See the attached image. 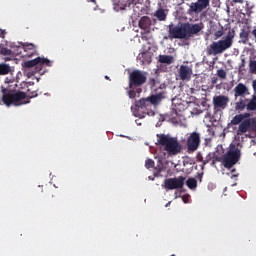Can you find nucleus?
Wrapping results in <instances>:
<instances>
[{"mask_svg":"<svg viewBox=\"0 0 256 256\" xmlns=\"http://www.w3.org/2000/svg\"><path fill=\"white\" fill-rule=\"evenodd\" d=\"M129 81V91L128 96L130 99H135L137 97V93H141L143 91L141 89L142 85L147 83V72H143L141 70H133L128 77Z\"/></svg>","mask_w":256,"mask_h":256,"instance_id":"f257e3e1","label":"nucleus"},{"mask_svg":"<svg viewBox=\"0 0 256 256\" xmlns=\"http://www.w3.org/2000/svg\"><path fill=\"white\" fill-rule=\"evenodd\" d=\"M156 137L158 139V145L163 147L168 157H175V155H179V153H181V143H179L177 138L166 134H157Z\"/></svg>","mask_w":256,"mask_h":256,"instance_id":"f03ea898","label":"nucleus"},{"mask_svg":"<svg viewBox=\"0 0 256 256\" xmlns=\"http://www.w3.org/2000/svg\"><path fill=\"white\" fill-rule=\"evenodd\" d=\"M2 103L6 105V107H11V105H15L16 107L19 105H23V101L27 99V93L13 90L11 88L2 87Z\"/></svg>","mask_w":256,"mask_h":256,"instance_id":"7ed1b4c3","label":"nucleus"},{"mask_svg":"<svg viewBox=\"0 0 256 256\" xmlns=\"http://www.w3.org/2000/svg\"><path fill=\"white\" fill-rule=\"evenodd\" d=\"M233 39H235V30H229L225 38L210 44L208 54L221 55L222 53H225L227 49L233 47Z\"/></svg>","mask_w":256,"mask_h":256,"instance_id":"20e7f679","label":"nucleus"},{"mask_svg":"<svg viewBox=\"0 0 256 256\" xmlns=\"http://www.w3.org/2000/svg\"><path fill=\"white\" fill-rule=\"evenodd\" d=\"M241 159V150L236 146H231L230 149L222 156V165L225 169H231L234 165L239 163Z\"/></svg>","mask_w":256,"mask_h":256,"instance_id":"39448f33","label":"nucleus"},{"mask_svg":"<svg viewBox=\"0 0 256 256\" xmlns=\"http://www.w3.org/2000/svg\"><path fill=\"white\" fill-rule=\"evenodd\" d=\"M185 177L167 178L164 180L162 187L166 191H175V189H183L185 187Z\"/></svg>","mask_w":256,"mask_h":256,"instance_id":"423d86ee","label":"nucleus"},{"mask_svg":"<svg viewBox=\"0 0 256 256\" xmlns=\"http://www.w3.org/2000/svg\"><path fill=\"white\" fill-rule=\"evenodd\" d=\"M201 147V133L199 132H192L190 135L187 137L186 140V149L187 153H195L197 149Z\"/></svg>","mask_w":256,"mask_h":256,"instance_id":"0eeeda50","label":"nucleus"},{"mask_svg":"<svg viewBox=\"0 0 256 256\" xmlns=\"http://www.w3.org/2000/svg\"><path fill=\"white\" fill-rule=\"evenodd\" d=\"M43 65H46V67H51V60L47 58L37 57L33 60H28L24 62V67H26L27 69H33V67H35V73H41Z\"/></svg>","mask_w":256,"mask_h":256,"instance_id":"6e6552de","label":"nucleus"},{"mask_svg":"<svg viewBox=\"0 0 256 256\" xmlns=\"http://www.w3.org/2000/svg\"><path fill=\"white\" fill-rule=\"evenodd\" d=\"M168 39H186L185 24L181 26L170 24L168 26Z\"/></svg>","mask_w":256,"mask_h":256,"instance_id":"1a4fd4ad","label":"nucleus"},{"mask_svg":"<svg viewBox=\"0 0 256 256\" xmlns=\"http://www.w3.org/2000/svg\"><path fill=\"white\" fill-rule=\"evenodd\" d=\"M37 50L35 49V45L33 44H25L22 46H17L16 47V52L15 55H21L22 57H28L31 58Z\"/></svg>","mask_w":256,"mask_h":256,"instance_id":"9d476101","label":"nucleus"},{"mask_svg":"<svg viewBox=\"0 0 256 256\" xmlns=\"http://www.w3.org/2000/svg\"><path fill=\"white\" fill-rule=\"evenodd\" d=\"M209 0H197L196 2L191 3L188 13L191 15V13H195L198 15V13H201L204 11V9H207L209 7Z\"/></svg>","mask_w":256,"mask_h":256,"instance_id":"9b49d317","label":"nucleus"},{"mask_svg":"<svg viewBox=\"0 0 256 256\" xmlns=\"http://www.w3.org/2000/svg\"><path fill=\"white\" fill-rule=\"evenodd\" d=\"M227 105H229V97L225 95H219L213 97V106L217 111H221L223 109H227Z\"/></svg>","mask_w":256,"mask_h":256,"instance_id":"f8f14e48","label":"nucleus"},{"mask_svg":"<svg viewBox=\"0 0 256 256\" xmlns=\"http://www.w3.org/2000/svg\"><path fill=\"white\" fill-rule=\"evenodd\" d=\"M153 104L151 103V101L149 100V97L146 98H141L137 104L136 107H138V110H143L145 109L146 111L144 112L145 115H149V116H153L155 115V112L153 110H151V106Z\"/></svg>","mask_w":256,"mask_h":256,"instance_id":"ddd939ff","label":"nucleus"},{"mask_svg":"<svg viewBox=\"0 0 256 256\" xmlns=\"http://www.w3.org/2000/svg\"><path fill=\"white\" fill-rule=\"evenodd\" d=\"M251 129L256 130V121L252 119L244 120L239 125L237 135H243V133H247V131H251Z\"/></svg>","mask_w":256,"mask_h":256,"instance_id":"4468645a","label":"nucleus"},{"mask_svg":"<svg viewBox=\"0 0 256 256\" xmlns=\"http://www.w3.org/2000/svg\"><path fill=\"white\" fill-rule=\"evenodd\" d=\"M193 69L187 65H181L178 69V77L181 81H191Z\"/></svg>","mask_w":256,"mask_h":256,"instance_id":"2eb2a0df","label":"nucleus"},{"mask_svg":"<svg viewBox=\"0 0 256 256\" xmlns=\"http://www.w3.org/2000/svg\"><path fill=\"white\" fill-rule=\"evenodd\" d=\"M203 29V24H189L184 23V31L186 38L191 37V35H197Z\"/></svg>","mask_w":256,"mask_h":256,"instance_id":"dca6fc26","label":"nucleus"},{"mask_svg":"<svg viewBox=\"0 0 256 256\" xmlns=\"http://www.w3.org/2000/svg\"><path fill=\"white\" fill-rule=\"evenodd\" d=\"M246 95H249V88L243 83H239L234 88V97L237 100V97H245Z\"/></svg>","mask_w":256,"mask_h":256,"instance_id":"f3484780","label":"nucleus"},{"mask_svg":"<svg viewBox=\"0 0 256 256\" xmlns=\"http://www.w3.org/2000/svg\"><path fill=\"white\" fill-rule=\"evenodd\" d=\"M166 95H167L166 91H160L154 95L149 96L148 99L150 100V103L154 105V107H157V105H159L161 101L165 99Z\"/></svg>","mask_w":256,"mask_h":256,"instance_id":"a211bd4d","label":"nucleus"},{"mask_svg":"<svg viewBox=\"0 0 256 256\" xmlns=\"http://www.w3.org/2000/svg\"><path fill=\"white\" fill-rule=\"evenodd\" d=\"M138 25L144 31L149 30L151 28V18H149V16L141 17L140 20H139Z\"/></svg>","mask_w":256,"mask_h":256,"instance_id":"6ab92c4d","label":"nucleus"},{"mask_svg":"<svg viewBox=\"0 0 256 256\" xmlns=\"http://www.w3.org/2000/svg\"><path fill=\"white\" fill-rule=\"evenodd\" d=\"M167 13L168 10L158 8L154 13V17H156L158 21H167Z\"/></svg>","mask_w":256,"mask_h":256,"instance_id":"aec40b11","label":"nucleus"},{"mask_svg":"<svg viewBox=\"0 0 256 256\" xmlns=\"http://www.w3.org/2000/svg\"><path fill=\"white\" fill-rule=\"evenodd\" d=\"M174 61H175V58H173V56H169V55H160L159 56V63L171 65L172 63H174Z\"/></svg>","mask_w":256,"mask_h":256,"instance_id":"412c9836","label":"nucleus"},{"mask_svg":"<svg viewBox=\"0 0 256 256\" xmlns=\"http://www.w3.org/2000/svg\"><path fill=\"white\" fill-rule=\"evenodd\" d=\"M0 55H15V53H13V50L7 48V43H1Z\"/></svg>","mask_w":256,"mask_h":256,"instance_id":"4be33fe9","label":"nucleus"},{"mask_svg":"<svg viewBox=\"0 0 256 256\" xmlns=\"http://www.w3.org/2000/svg\"><path fill=\"white\" fill-rule=\"evenodd\" d=\"M9 73H11V66H9V64L1 63L0 75H9Z\"/></svg>","mask_w":256,"mask_h":256,"instance_id":"5701e85b","label":"nucleus"},{"mask_svg":"<svg viewBox=\"0 0 256 256\" xmlns=\"http://www.w3.org/2000/svg\"><path fill=\"white\" fill-rule=\"evenodd\" d=\"M247 107V104H245V100L240 99L238 102L235 103V110L236 111H243Z\"/></svg>","mask_w":256,"mask_h":256,"instance_id":"b1692460","label":"nucleus"},{"mask_svg":"<svg viewBox=\"0 0 256 256\" xmlns=\"http://www.w3.org/2000/svg\"><path fill=\"white\" fill-rule=\"evenodd\" d=\"M243 119H245V116L243 114L240 115H236L233 117V119L231 120V124L232 125H239V123H243Z\"/></svg>","mask_w":256,"mask_h":256,"instance_id":"393cba45","label":"nucleus"},{"mask_svg":"<svg viewBox=\"0 0 256 256\" xmlns=\"http://www.w3.org/2000/svg\"><path fill=\"white\" fill-rule=\"evenodd\" d=\"M240 39L242 43H247V41H249V32H247L245 29H242L240 32Z\"/></svg>","mask_w":256,"mask_h":256,"instance_id":"a878e982","label":"nucleus"},{"mask_svg":"<svg viewBox=\"0 0 256 256\" xmlns=\"http://www.w3.org/2000/svg\"><path fill=\"white\" fill-rule=\"evenodd\" d=\"M186 185L189 189H196L197 187V180L195 178H189L186 181Z\"/></svg>","mask_w":256,"mask_h":256,"instance_id":"bb28decb","label":"nucleus"},{"mask_svg":"<svg viewBox=\"0 0 256 256\" xmlns=\"http://www.w3.org/2000/svg\"><path fill=\"white\" fill-rule=\"evenodd\" d=\"M213 157H214V152H210L207 154V156L205 157V159L203 161L202 169L208 163H213Z\"/></svg>","mask_w":256,"mask_h":256,"instance_id":"cd10ccee","label":"nucleus"},{"mask_svg":"<svg viewBox=\"0 0 256 256\" xmlns=\"http://www.w3.org/2000/svg\"><path fill=\"white\" fill-rule=\"evenodd\" d=\"M221 162L223 163V157H219L215 152H214V156L211 162L212 167H214L215 163Z\"/></svg>","mask_w":256,"mask_h":256,"instance_id":"c85d7f7f","label":"nucleus"},{"mask_svg":"<svg viewBox=\"0 0 256 256\" xmlns=\"http://www.w3.org/2000/svg\"><path fill=\"white\" fill-rule=\"evenodd\" d=\"M247 110L248 111H256V101L255 100H251L247 105Z\"/></svg>","mask_w":256,"mask_h":256,"instance_id":"c756f323","label":"nucleus"},{"mask_svg":"<svg viewBox=\"0 0 256 256\" xmlns=\"http://www.w3.org/2000/svg\"><path fill=\"white\" fill-rule=\"evenodd\" d=\"M145 167L146 169H153L155 167V161L153 159H147L145 161Z\"/></svg>","mask_w":256,"mask_h":256,"instance_id":"7c9ffc66","label":"nucleus"},{"mask_svg":"<svg viewBox=\"0 0 256 256\" xmlns=\"http://www.w3.org/2000/svg\"><path fill=\"white\" fill-rule=\"evenodd\" d=\"M217 75L220 79H227V72L223 69L217 70Z\"/></svg>","mask_w":256,"mask_h":256,"instance_id":"2f4dec72","label":"nucleus"},{"mask_svg":"<svg viewBox=\"0 0 256 256\" xmlns=\"http://www.w3.org/2000/svg\"><path fill=\"white\" fill-rule=\"evenodd\" d=\"M223 35H225V31H223V29L218 30L214 33V39H221Z\"/></svg>","mask_w":256,"mask_h":256,"instance_id":"473e14b6","label":"nucleus"},{"mask_svg":"<svg viewBox=\"0 0 256 256\" xmlns=\"http://www.w3.org/2000/svg\"><path fill=\"white\" fill-rule=\"evenodd\" d=\"M249 67L252 73H256V61H250Z\"/></svg>","mask_w":256,"mask_h":256,"instance_id":"72a5a7b5","label":"nucleus"},{"mask_svg":"<svg viewBox=\"0 0 256 256\" xmlns=\"http://www.w3.org/2000/svg\"><path fill=\"white\" fill-rule=\"evenodd\" d=\"M27 95L29 99H33L34 97H37V91H31L30 89H28Z\"/></svg>","mask_w":256,"mask_h":256,"instance_id":"f704fd0d","label":"nucleus"},{"mask_svg":"<svg viewBox=\"0 0 256 256\" xmlns=\"http://www.w3.org/2000/svg\"><path fill=\"white\" fill-rule=\"evenodd\" d=\"M196 160L198 161V163H202L203 165V162L205 161L203 159V154H201V152H198L197 155H196Z\"/></svg>","mask_w":256,"mask_h":256,"instance_id":"c9c22d12","label":"nucleus"},{"mask_svg":"<svg viewBox=\"0 0 256 256\" xmlns=\"http://www.w3.org/2000/svg\"><path fill=\"white\" fill-rule=\"evenodd\" d=\"M250 149H256V141L255 140L250 141Z\"/></svg>","mask_w":256,"mask_h":256,"instance_id":"e433bc0d","label":"nucleus"},{"mask_svg":"<svg viewBox=\"0 0 256 256\" xmlns=\"http://www.w3.org/2000/svg\"><path fill=\"white\" fill-rule=\"evenodd\" d=\"M0 37H2V39H5V30H0Z\"/></svg>","mask_w":256,"mask_h":256,"instance_id":"4c0bfd02","label":"nucleus"},{"mask_svg":"<svg viewBox=\"0 0 256 256\" xmlns=\"http://www.w3.org/2000/svg\"><path fill=\"white\" fill-rule=\"evenodd\" d=\"M240 67H245V60H244V58L241 59Z\"/></svg>","mask_w":256,"mask_h":256,"instance_id":"58836bf2","label":"nucleus"},{"mask_svg":"<svg viewBox=\"0 0 256 256\" xmlns=\"http://www.w3.org/2000/svg\"><path fill=\"white\" fill-rule=\"evenodd\" d=\"M167 86L165 85V84H161L160 85V89H161V91H165V88H166Z\"/></svg>","mask_w":256,"mask_h":256,"instance_id":"ea45409f","label":"nucleus"},{"mask_svg":"<svg viewBox=\"0 0 256 256\" xmlns=\"http://www.w3.org/2000/svg\"><path fill=\"white\" fill-rule=\"evenodd\" d=\"M232 1H233V3H240L241 5L243 3V0H232Z\"/></svg>","mask_w":256,"mask_h":256,"instance_id":"a19ab883","label":"nucleus"},{"mask_svg":"<svg viewBox=\"0 0 256 256\" xmlns=\"http://www.w3.org/2000/svg\"><path fill=\"white\" fill-rule=\"evenodd\" d=\"M171 205V202H168L166 205H165V207H168V206H170Z\"/></svg>","mask_w":256,"mask_h":256,"instance_id":"79ce46f5","label":"nucleus"},{"mask_svg":"<svg viewBox=\"0 0 256 256\" xmlns=\"http://www.w3.org/2000/svg\"><path fill=\"white\" fill-rule=\"evenodd\" d=\"M232 177H239V174H234L232 175Z\"/></svg>","mask_w":256,"mask_h":256,"instance_id":"37998d69","label":"nucleus"},{"mask_svg":"<svg viewBox=\"0 0 256 256\" xmlns=\"http://www.w3.org/2000/svg\"><path fill=\"white\" fill-rule=\"evenodd\" d=\"M245 137H249V138H251V135H250V134H246V135H245Z\"/></svg>","mask_w":256,"mask_h":256,"instance_id":"c03bdc74","label":"nucleus"},{"mask_svg":"<svg viewBox=\"0 0 256 256\" xmlns=\"http://www.w3.org/2000/svg\"><path fill=\"white\" fill-rule=\"evenodd\" d=\"M237 170L236 169H232V173H235Z\"/></svg>","mask_w":256,"mask_h":256,"instance_id":"a18cd8bd","label":"nucleus"},{"mask_svg":"<svg viewBox=\"0 0 256 256\" xmlns=\"http://www.w3.org/2000/svg\"><path fill=\"white\" fill-rule=\"evenodd\" d=\"M105 79L109 80V76H105Z\"/></svg>","mask_w":256,"mask_h":256,"instance_id":"49530a36","label":"nucleus"},{"mask_svg":"<svg viewBox=\"0 0 256 256\" xmlns=\"http://www.w3.org/2000/svg\"><path fill=\"white\" fill-rule=\"evenodd\" d=\"M152 82H153V85H155V79H153Z\"/></svg>","mask_w":256,"mask_h":256,"instance_id":"de8ad7c7","label":"nucleus"},{"mask_svg":"<svg viewBox=\"0 0 256 256\" xmlns=\"http://www.w3.org/2000/svg\"><path fill=\"white\" fill-rule=\"evenodd\" d=\"M165 157H167V154H165V153H164V157H163V159H165Z\"/></svg>","mask_w":256,"mask_h":256,"instance_id":"09e8293b","label":"nucleus"},{"mask_svg":"<svg viewBox=\"0 0 256 256\" xmlns=\"http://www.w3.org/2000/svg\"><path fill=\"white\" fill-rule=\"evenodd\" d=\"M245 117H249V114H245Z\"/></svg>","mask_w":256,"mask_h":256,"instance_id":"8fccbe9b","label":"nucleus"},{"mask_svg":"<svg viewBox=\"0 0 256 256\" xmlns=\"http://www.w3.org/2000/svg\"><path fill=\"white\" fill-rule=\"evenodd\" d=\"M182 3H185V0H182Z\"/></svg>","mask_w":256,"mask_h":256,"instance_id":"3c124183","label":"nucleus"},{"mask_svg":"<svg viewBox=\"0 0 256 256\" xmlns=\"http://www.w3.org/2000/svg\"><path fill=\"white\" fill-rule=\"evenodd\" d=\"M254 155H256V152H253Z\"/></svg>","mask_w":256,"mask_h":256,"instance_id":"603ef678","label":"nucleus"},{"mask_svg":"<svg viewBox=\"0 0 256 256\" xmlns=\"http://www.w3.org/2000/svg\"><path fill=\"white\" fill-rule=\"evenodd\" d=\"M213 83H215V80L213 81Z\"/></svg>","mask_w":256,"mask_h":256,"instance_id":"864d4df0","label":"nucleus"},{"mask_svg":"<svg viewBox=\"0 0 256 256\" xmlns=\"http://www.w3.org/2000/svg\"><path fill=\"white\" fill-rule=\"evenodd\" d=\"M213 83H215V80L213 81Z\"/></svg>","mask_w":256,"mask_h":256,"instance_id":"5fc2aeb1","label":"nucleus"}]
</instances>
